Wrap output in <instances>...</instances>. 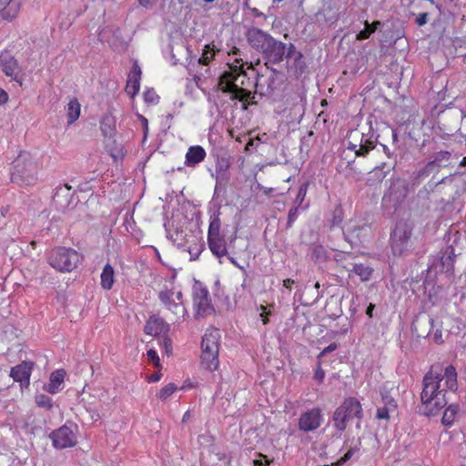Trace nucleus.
Returning a JSON list of instances; mask_svg holds the SVG:
<instances>
[{
    "mask_svg": "<svg viewBox=\"0 0 466 466\" xmlns=\"http://www.w3.org/2000/svg\"><path fill=\"white\" fill-rule=\"evenodd\" d=\"M396 221L390 232L389 244L393 257L406 258L415 248L412 238L415 223L410 206H394Z\"/></svg>",
    "mask_w": 466,
    "mask_h": 466,
    "instance_id": "obj_1",
    "label": "nucleus"
},
{
    "mask_svg": "<svg viewBox=\"0 0 466 466\" xmlns=\"http://www.w3.org/2000/svg\"><path fill=\"white\" fill-rule=\"evenodd\" d=\"M445 380V387L452 392L458 390L457 370L451 364L443 369L441 363L431 365L422 379V391L420 393L421 403L427 410L437 396L440 395L441 382Z\"/></svg>",
    "mask_w": 466,
    "mask_h": 466,
    "instance_id": "obj_2",
    "label": "nucleus"
},
{
    "mask_svg": "<svg viewBox=\"0 0 466 466\" xmlns=\"http://www.w3.org/2000/svg\"><path fill=\"white\" fill-rule=\"evenodd\" d=\"M243 66V63L240 66H230V70L220 77L219 86L224 92L232 94L233 98L245 103L252 97V89L257 84L248 76Z\"/></svg>",
    "mask_w": 466,
    "mask_h": 466,
    "instance_id": "obj_3",
    "label": "nucleus"
},
{
    "mask_svg": "<svg viewBox=\"0 0 466 466\" xmlns=\"http://www.w3.org/2000/svg\"><path fill=\"white\" fill-rule=\"evenodd\" d=\"M196 207L197 206H192L193 208L190 210L192 218L190 219H188L187 216L183 215L179 209H177L176 212L173 211L170 218L167 217L165 218L164 227L167 238L173 244L180 245L185 239L183 228L187 223L190 227L191 230L195 228L199 233H201V214L199 211L196 210Z\"/></svg>",
    "mask_w": 466,
    "mask_h": 466,
    "instance_id": "obj_4",
    "label": "nucleus"
},
{
    "mask_svg": "<svg viewBox=\"0 0 466 466\" xmlns=\"http://www.w3.org/2000/svg\"><path fill=\"white\" fill-rule=\"evenodd\" d=\"M363 417L364 411L360 401L355 397L345 398L331 416L333 428L339 432L338 438L346 431L350 421L353 419L361 420Z\"/></svg>",
    "mask_w": 466,
    "mask_h": 466,
    "instance_id": "obj_5",
    "label": "nucleus"
},
{
    "mask_svg": "<svg viewBox=\"0 0 466 466\" xmlns=\"http://www.w3.org/2000/svg\"><path fill=\"white\" fill-rule=\"evenodd\" d=\"M82 256L76 250L58 247L54 248L48 257L50 266L61 272H70L82 261Z\"/></svg>",
    "mask_w": 466,
    "mask_h": 466,
    "instance_id": "obj_6",
    "label": "nucleus"
},
{
    "mask_svg": "<svg viewBox=\"0 0 466 466\" xmlns=\"http://www.w3.org/2000/svg\"><path fill=\"white\" fill-rule=\"evenodd\" d=\"M376 147V140L370 132L364 134L358 129L351 130L348 136V149L356 157H366Z\"/></svg>",
    "mask_w": 466,
    "mask_h": 466,
    "instance_id": "obj_7",
    "label": "nucleus"
},
{
    "mask_svg": "<svg viewBox=\"0 0 466 466\" xmlns=\"http://www.w3.org/2000/svg\"><path fill=\"white\" fill-rule=\"evenodd\" d=\"M220 332L218 329L213 327L207 329L206 332V370L210 371L218 368Z\"/></svg>",
    "mask_w": 466,
    "mask_h": 466,
    "instance_id": "obj_8",
    "label": "nucleus"
},
{
    "mask_svg": "<svg viewBox=\"0 0 466 466\" xmlns=\"http://www.w3.org/2000/svg\"><path fill=\"white\" fill-rule=\"evenodd\" d=\"M52 201L54 204H78L87 202L85 196L80 198L77 191L68 184L59 185L54 189Z\"/></svg>",
    "mask_w": 466,
    "mask_h": 466,
    "instance_id": "obj_9",
    "label": "nucleus"
},
{
    "mask_svg": "<svg viewBox=\"0 0 466 466\" xmlns=\"http://www.w3.org/2000/svg\"><path fill=\"white\" fill-rule=\"evenodd\" d=\"M0 66L5 75L22 86V70L17 60L8 51L0 53Z\"/></svg>",
    "mask_w": 466,
    "mask_h": 466,
    "instance_id": "obj_10",
    "label": "nucleus"
},
{
    "mask_svg": "<svg viewBox=\"0 0 466 466\" xmlns=\"http://www.w3.org/2000/svg\"><path fill=\"white\" fill-rule=\"evenodd\" d=\"M440 254L441 256L438 258L437 264L433 263L429 266L428 272H431L434 268L440 267V272L453 275L454 262L456 258L454 248L451 245L447 246L443 251H440Z\"/></svg>",
    "mask_w": 466,
    "mask_h": 466,
    "instance_id": "obj_11",
    "label": "nucleus"
},
{
    "mask_svg": "<svg viewBox=\"0 0 466 466\" xmlns=\"http://www.w3.org/2000/svg\"><path fill=\"white\" fill-rule=\"evenodd\" d=\"M433 326L434 319L431 317L419 312L412 319L410 329L416 338L426 339L431 335Z\"/></svg>",
    "mask_w": 466,
    "mask_h": 466,
    "instance_id": "obj_12",
    "label": "nucleus"
},
{
    "mask_svg": "<svg viewBox=\"0 0 466 466\" xmlns=\"http://www.w3.org/2000/svg\"><path fill=\"white\" fill-rule=\"evenodd\" d=\"M321 420V410L319 408H313L300 414L299 419V429L304 432L315 431L320 426Z\"/></svg>",
    "mask_w": 466,
    "mask_h": 466,
    "instance_id": "obj_13",
    "label": "nucleus"
},
{
    "mask_svg": "<svg viewBox=\"0 0 466 466\" xmlns=\"http://www.w3.org/2000/svg\"><path fill=\"white\" fill-rule=\"evenodd\" d=\"M451 163V153L447 150H441L435 154L433 160L428 162L425 167L418 172V177L429 176L431 172L449 167Z\"/></svg>",
    "mask_w": 466,
    "mask_h": 466,
    "instance_id": "obj_14",
    "label": "nucleus"
},
{
    "mask_svg": "<svg viewBox=\"0 0 466 466\" xmlns=\"http://www.w3.org/2000/svg\"><path fill=\"white\" fill-rule=\"evenodd\" d=\"M50 438L52 439L53 445L56 449H65L75 446L76 438L71 428L64 425L59 429L54 431Z\"/></svg>",
    "mask_w": 466,
    "mask_h": 466,
    "instance_id": "obj_15",
    "label": "nucleus"
},
{
    "mask_svg": "<svg viewBox=\"0 0 466 466\" xmlns=\"http://www.w3.org/2000/svg\"><path fill=\"white\" fill-rule=\"evenodd\" d=\"M286 49V44L272 38L268 44V46H266L265 50L262 52V55L266 59L265 65L268 66V63L276 65L282 62L285 56Z\"/></svg>",
    "mask_w": 466,
    "mask_h": 466,
    "instance_id": "obj_16",
    "label": "nucleus"
},
{
    "mask_svg": "<svg viewBox=\"0 0 466 466\" xmlns=\"http://www.w3.org/2000/svg\"><path fill=\"white\" fill-rule=\"evenodd\" d=\"M246 37L249 46L260 53L265 50L266 46H268L273 38L269 34L257 27L249 28Z\"/></svg>",
    "mask_w": 466,
    "mask_h": 466,
    "instance_id": "obj_17",
    "label": "nucleus"
},
{
    "mask_svg": "<svg viewBox=\"0 0 466 466\" xmlns=\"http://www.w3.org/2000/svg\"><path fill=\"white\" fill-rule=\"evenodd\" d=\"M350 241L357 246L365 247L372 238V229L368 225H354L349 229Z\"/></svg>",
    "mask_w": 466,
    "mask_h": 466,
    "instance_id": "obj_18",
    "label": "nucleus"
},
{
    "mask_svg": "<svg viewBox=\"0 0 466 466\" xmlns=\"http://www.w3.org/2000/svg\"><path fill=\"white\" fill-rule=\"evenodd\" d=\"M170 329V326L162 318L158 316H151L147 320L144 331L147 335L150 336H166Z\"/></svg>",
    "mask_w": 466,
    "mask_h": 466,
    "instance_id": "obj_19",
    "label": "nucleus"
},
{
    "mask_svg": "<svg viewBox=\"0 0 466 466\" xmlns=\"http://www.w3.org/2000/svg\"><path fill=\"white\" fill-rule=\"evenodd\" d=\"M33 366L34 363L31 361H23L11 369L10 377L20 382L21 387H28Z\"/></svg>",
    "mask_w": 466,
    "mask_h": 466,
    "instance_id": "obj_20",
    "label": "nucleus"
},
{
    "mask_svg": "<svg viewBox=\"0 0 466 466\" xmlns=\"http://www.w3.org/2000/svg\"><path fill=\"white\" fill-rule=\"evenodd\" d=\"M191 297L196 318H202L204 315V284L196 279H193Z\"/></svg>",
    "mask_w": 466,
    "mask_h": 466,
    "instance_id": "obj_21",
    "label": "nucleus"
},
{
    "mask_svg": "<svg viewBox=\"0 0 466 466\" xmlns=\"http://www.w3.org/2000/svg\"><path fill=\"white\" fill-rule=\"evenodd\" d=\"M141 75V68L138 64L135 62L127 76L126 86V92L130 97H134L140 89Z\"/></svg>",
    "mask_w": 466,
    "mask_h": 466,
    "instance_id": "obj_22",
    "label": "nucleus"
},
{
    "mask_svg": "<svg viewBox=\"0 0 466 466\" xmlns=\"http://www.w3.org/2000/svg\"><path fill=\"white\" fill-rule=\"evenodd\" d=\"M161 302L174 314H184L185 308L181 303H177L174 299V292L171 290L161 291L158 295Z\"/></svg>",
    "mask_w": 466,
    "mask_h": 466,
    "instance_id": "obj_23",
    "label": "nucleus"
},
{
    "mask_svg": "<svg viewBox=\"0 0 466 466\" xmlns=\"http://www.w3.org/2000/svg\"><path fill=\"white\" fill-rule=\"evenodd\" d=\"M18 14L19 5L15 4L14 0H0V15L3 20L11 22Z\"/></svg>",
    "mask_w": 466,
    "mask_h": 466,
    "instance_id": "obj_24",
    "label": "nucleus"
},
{
    "mask_svg": "<svg viewBox=\"0 0 466 466\" xmlns=\"http://www.w3.org/2000/svg\"><path fill=\"white\" fill-rule=\"evenodd\" d=\"M309 256L315 264H322L329 260V252L321 244H312L309 248Z\"/></svg>",
    "mask_w": 466,
    "mask_h": 466,
    "instance_id": "obj_25",
    "label": "nucleus"
},
{
    "mask_svg": "<svg viewBox=\"0 0 466 466\" xmlns=\"http://www.w3.org/2000/svg\"><path fill=\"white\" fill-rule=\"evenodd\" d=\"M450 390L449 389H441L440 395L437 396L436 400H434L432 407L428 409L427 410H423V414L427 417H434L440 413V411L447 406L448 404V399L446 397V394Z\"/></svg>",
    "mask_w": 466,
    "mask_h": 466,
    "instance_id": "obj_26",
    "label": "nucleus"
},
{
    "mask_svg": "<svg viewBox=\"0 0 466 466\" xmlns=\"http://www.w3.org/2000/svg\"><path fill=\"white\" fill-rule=\"evenodd\" d=\"M344 219L342 206H335L326 214V221L330 228L340 226Z\"/></svg>",
    "mask_w": 466,
    "mask_h": 466,
    "instance_id": "obj_27",
    "label": "nucleus"
},
{
    "mask_svg": "<svg viewBox=\"0 0 466 466\" xmlns=\"http://www.w3.org/2000/svg\"><path fill=\"white\" fill-rule=\"evenodd\" d=\"M66 371L64 370H56L50 375L49 383L46 386V390L49 393L55 394L61 390V385L64 381Z\"/></svg>",
    "mask_w": 466,
    "mask_h": 466,
    "instance_id": "obj_28",
    "label": "nucleus"
},
{
    "mask_svg": "<svg viewBox=\"0 0 466 466\" xmlns=\"http://www.w3.org/2000/svg\"><path fill=\"white\" fill-rule=\"evenodd\" d=\"M208 244L211 252L218 258L227 254V248L224 237L208 238Z\"/></svg>",
    "mask_w": 466,
    "mask_h": 466,
    "instance_id": "obj_29",
    "label": "nucleus"
},
{
    "mask_svg": "<svg viewBox=\"0 0 466 466\" xmlns=\"http://www.w3.org/2000/svg\"><path fill=\"white\" fill-rule=\"evenodd\" d=\"M204 159V148L200 146L190 147L186 154V165L195 166Z\"/></svg>",
    "mask_w": 466,
    "mask_h": 466,
    "instance_id": "obj_30",
    "label": "nucleus"
},
{
    "mask_svg": "<svg viewBox=\"0 0 466 466\" xmlns=\"http://www.w3.org/2000/svg\"><path fill=\"white\" fill-rule=\"evenodd\" d=\"M351 266V268L347 269L358 275L361 281H368L371 279L374 272L373 268L362 263H353Z\"/></svg>",
    "mask_w": 466,
    "mask_h": 466,
    "instance_id": "obj_31",
    "label": "nucleus"
},
{
    "mask_svg": "<svg viewBox=\"0 0 466 466\" xmlns=\"http://www.w3.org/2000/svg\"><path fill=\"white\" fill-rule=\"evenodd\" d=\"M114 278L115 270L113 267L109 263L106 264L100 275L101 287L106 290L111 289L114 284Z\"/></svg>",
    "mask_w": 466,
    "mask_h": 466,
    "instance_id": "obj_32",
    "label": "nucleus"
},
{
    "mask_svg": "<svg viewBox=\"0 0 466 466\" xmlns=\"http://www.w3.org/2000/svg\"><path fill=\"white\" fill-rule=\"evenodd\" d=\"M363 437H359L354 443V445L350 446L349 450L341 456L336 462L333 463L334 466H342L346 462H348L352 456L360 451L361 444H362Z\"/></svg>",
    "mask_w": 466,
    "mask_h": 466,
    "instance_id": "obj_33",
    "label": "nucleus"
},
{
    "mask_svg": "<svg viewBox=\"0 0 466 466\" xmlns=\"http://www.w3.org/2000/svg\"><path fill=\"white\" fill-rule=\"evenodd\" d=\"M81 106L76 98H72L66 107V116L68 125L76 122L80 116Z\"/></svg>",
    "mask_w": 466,
    "mask_h": 466,
    "instance_id": "obj_34",
    "label": "nucleus"
},
{
    "mask_svg": "<svg viewBox=\"0 0 466 466\" xmlns=\"http://www.w3.org/2000/svg\"><path fill=\"white\" fill-rule=\"evenodd\" d=\"M459 410L460 405L458 403H452L449 405L444 410L443 416L441 418V423L447 427L451 426Z\"/></svg>",
    "mask_w": 466,
    "mask_h": 466,
    "instance_id": "obj_35",
    "label": "nucleus"
},
{
    "mask_svg": "<svg viewBox=\"0 0 466 466\" xmlns=\"http://www.w3.org/2000/svg\"><path fill=\"white\" fill-rule=\"evenodd\" d=\"M380 395L381 397L383 406L389 407L394 410H397V400L390 395V391L386 385H383L380 388Z\"/></svg>",
    "mask_w": 466,
    "mask_h": 466,
    "instance_id": "obj_36",
    "label": "nucleus"
},
{
    "mask_svg": "<svg viewBox=\"0 0 466 466\" xmlns=\"http://www.w3.org/2000/svg\"><path fill=\"white\" fill-rule=\"evenodd\" d=\"M444 298V289L442 286H433L428 293V300L431 306H437Z\"/></svg>",
    "mask_w": 466,
    "mask_h": 466,
    "instance_id": "obj_37",
    "label": "nucleus"
},
{
    "mask_svg": "<svg viewBox=\"0 0 466 466\" xmlns=\"http://www.w3.org/2000/svg\"><path fill=\"white\" fill-rule=\"evenodd\" d=\"M365 28L361 30L357 35L358 40H365L370 38V36L378 29V27L380 25V21H374L373 23L370 24L368 21H365L364 23Z\"/></svg>",
    "mask_w": 466,
    "mask_h": 466,
    "instance_id": "obj_38",
    "label": "nucleus"
},
{
    "mask_svg": "<svg viewBox=\"0 0 466 466\" xmlns=\"http://www.w3.org/2000/svg\"><path fill=\"white\" fill-rule=\"evenodd\" d=\"M100 128L104 136H111L115 130V121L110 116H104L100 121Z\"/></svg>",
    "mask_w": 466,
    "mask_h": 466,
    "instance_id": "obj_39",
    "label": "nucleus"
},
{
    "mask_svg": "<svg viewBox=\"0 0 466 466\" xmlns=\"http://www.w3.org/2000/svg\"><path fill=\"white\" fill-rule=\"evenodd\" d=\"M177 387L174 383H168L165 387L159 390L157 394V397L161 400H166L168 399L176 390Z\"/></svg>",
    "mask_w": 466,
    "mask_h": 466,
    "instance_id": "obj_40",
    "label": "nucleus"
},
{
    "mask_svg": "<svg viewBox=\"0 0 466 466\" xmlns=\"http://www.w3.org/2000/svg\"><path fill=\"white\" fill-rule=\"evenodd\" d=\"M220 229V220L218 218V215L212 218L209 227H208V238L218 237Z\"/></svg>",
    "mask_w": 466,
    "mask_h": 466,
    "instance_id": "obj_41",
    "label": "nucleus"
},
{
    "mask_svg": "<svg viewBox=\"0 0 466 466\" xmlns=\"http://www.w3.org/2000/svg\"><path fill=\"white\" fill-rule=\"evenodd\" d=\"M308 208L309 206H293L289 211L286 228H289L292 226L293 222L297 219L299 216V208L306 210Z\"/></svg>",
    "mask_w": 466,
    "mask_h": 466,
    "instance_id": "obj_42",
    "label": "nucleus"
},
{
    "mask_svg": "<svg viewBox=\"0 0 466 466\" xmlns=\"http://www.w3.org/2000/svg\"><path fill=\"white\" fill-rule=\"evenodd\" d=\"M35 399V403L37 404V406H39L41 408L50 410L53 407L52 399L50 397H48L47 395L37 394Z\"/></svg>",
    "mask_w": 466,
    "mask_h": 466,
    "instance_id": "obj_43",
    "label": "nucleus"
},
{
    "mask_svg": "<svg viewBox=\"0 0 466 466\" xmlns=\"http://www.w3.org/2000/svg\"><path fill=\"white\" fill-rule=\"evenodd\" d=\"M159 346L167 356L169 357L172 355V353H173L172 340L167 335L162 336V338L159 341Z\"/></svg>",
    "mask_w": 466,
    "mask_h": 466,
    "instance_id": "obj_44",
    "label": "nucleus"
},
{
    "mask_svg": "<svg viewBox=\"0 0 466 466\" xmlns=\"http://www.w3.org/2000/svg\"><path fill=\"white\" fill-rule=\"evenodd\" d=\"M378 217V214H375L371 211L365 212L360 218V222H361L362 225H368L371 228L372 224L376 222V218Z\"/></svg>",
    "mask_w": 466,
    "mask_h": 466,
    "instance_id": "obj_45",
    "label": "nucleus"
},
{
    "mask_svg": "<svg viewBox=\"0 0 466 466\" xmlns=\"http://www.w3.org/2000/svg\"><path fill=\"white\" fill-rule=\"evenodd\" d=\"M147 360L152 362V364L157 368V369H161L162 366L160 364V360H159V357L157 355V352L154 350V349H149L147 351Z\"/></svg>",
    "mask_w": 466,
    "mask_h": 466,
    "instance_id": "obj_46",
    "label": "nucleus"
},
{
    "mask_svg": "<svg viewBox=\"0 0 466 466\" xmlns=\"http://www.w3.org/2000/svg\"><path fill=\"white\" fill-rule=\"evenodd\" d=\"M203 250H204V243H199V245H197L194 247L190 246L188 248L190 260L198 259Z\"/></svg>",
    "mask_w": 466,
    "mask_h": 466,
    "instance_id": "obj_47",
    "label": "nucleus"
},
{
    "mask_svg": "<svg viewBox=\"0 0 466 466\" xmlns=\"http://www.w3.org/2000/svg\"><path fill=\"white\" fill-rule=\"evenodd\" d=\"M143 97L147 104H157L159 101L158 95L154 90H147L143 94Z\"/></svg>",
    "mask_w": 466,
    "mask_h": 466,
    "instance_id": "obj_48",
    "label": "nucleus"
},
{
    "mask_svg": "<svg viewBox=\"0 0 466 466\" xmlns=\"http://www.w3.org/2000/svg\"><path fill=\"white\" fill-rule=\"evenodd\" d=\"M395 411L394 410L390 409L389 407L383 406L377 409L376 411V419L377 420H390V413Z\"/></svg>",
    "mask_w": 466,
    "mask_h": 466,
    "instance_id": "obj_49",
    "label": "nucleus"
},
{
    "mask_svg": "<svg viewBox=\"0 0 466 466\" xmlns=\"http://www.w3.org/2000/svg\"><path fill=\"white\" fill-rule=\"evenodd\" d=\"M324 378H325V371L323 370V369L321 368V363L320 361H318L317 363V368L315 370V372H314V375H313V379L319 383V384H321L324 380Z\"/></svg>",
    "mask_w": 466,
    "mask_h": 466,
    "instance_id": "obj_50",
    "label": "nucleus"
},
{
    "mask_svg": "<svg viewBox=\"0 0 466 466\" xmlns=\"http://www.w3.org/2000/svg\"><path fill=\"white\" fill-rule=\"evenodd\" d=\"M303 319H305L304 314L299 315L298 312H295L294 315L291 318H289V322H287V325H289L290 328L299 329L300 327V324L297 323V321Z\"/></svg>",
    "mask_w": 466,
    "mask_h": 466,
    "instance_id": "obj_51",
    "label": "nucleus"
},
{
    "mask_svg": "<svg viewBox=\"0 0 466 466\" xmlns=\"http://www.w3.org/2000/svg\"><path fill=\"white\" fill-rule=\"evenodd\" d=\"M339 345L336 342L330 343L329 346L324 348L322 351L318 355V359L322 358L323 356L336 350L338 349Z\"/></svg>",
    "mask_w": 466,
    "mask_h": 466,
    "instance_id": "obj_52",
    "label": "nucleus"
},
{
    "mask_svg": "<svg viewBox=\"0 0 466 466\" xmlns=\"http://www.w3.org/2000/svg\"><path fill=\"white\" fill-rule=\"evenodd\" d=\"M206 66L208 64L209 60L214 59L215 51H214V46H210L206 44Z\"/></svg>",
    "mask_w": 466,
    "mask_h": 466,
    "instance_id": "obj_53",
    "label": "nucleus"
},
{
    "mask_svg": "<svg viewBox=\"0 0 466 466\" xmlns=\"http://www.w3.org/2000/svg\"><path fill=\"white\" fill-rule=\"evenodd\" d=\"M258 456L263 458L265 461H263L262 460H254V466H269L270 462L272 461L271 460H269L266 455L262 453H258Z\"/></svg>",
    "mask_w": 466,
    "mask_h": 466,
    "instance_id": "obj_54",
    "label": "nucleus"
},
{
    "mask_svg": "<svg viewBox=\"0 0 466 466\" xmlns=\"http://www.w3.org/2000/svg\"><path fill=\"white\" fill-rule=\"evenodd\" d=\"M209 453L210 455L213 454L214 457L218 461L224 460L226 458V454L217 451V448L213 444L210 445Z\"/></svg>",
    "mask_w": 466,
    "mask_h": 466,
    "instance_id": "obj_55",
    "label": "nucleus"
},
{
    "mask_svg": "<svg viewBox=\"0 0 466 466\" xmlns=\"http://www.w3.org/2000/svg\"><path fill=\"white\" fill-rule=\"evenodd\" d=\"M428 18H429V14L428 13H420L417 18H416V24L419 25V26H422L424 25L427 24L428 22Z\"/></svg>",
    "mask_w": 466,
    "mask_h": 466,
    "instance_id": "obj_56",
    "label": "nucleus"
},
{
    "mask_svg": "<svg viewBox=\"0 0 466 466\" xmlns=\"http://www.w3.org/2000/svg\"><path fill=\"white\" fill-rule=\"evenodd\" d=\"M215 308L211 304V299L208 298V292L206 289V315L215 313Z\"/></svg>",
    "mask_w": 466,
    "mask_h": 466,
    "instance_id": "obj_57",
    "label": "nucleus"
},
{
    "mask_svg": "<svg viewBox=\"0 0 466 466\" xmlns=\"http://www.w3.org/2000/svg\"><path fill=\"white\" fill-rule=\"evenodd\" d=\"M433 341L438 344L441 345L444 343V339H442V331L441 329H437L433 334Z\"/></svg>",
    "mask_w": 466,
    "mask_h": 466,
    "instance_id": "obj_58",
    "label": "nucleus"
},
{
    "mask_svg": "<svg viewBox=\"0 0 466 466\" xmlns=\"http://www.w3.org/2000/svg\"><path fill=\"white\" fill-rule=\"evenodd\" d=\"M294 53H296V55H297L296 59H300L302 57L301 53L300 52H296L295 51V46L292 44H290L289 46L288 47L286 56L287 57H291Z\"/></svg>",
    "mask_w": 466,
    "mask_h": 466,
    "instance_id": "obj_59",
    "label": "nucleus"
},
{
    "mask_svg": "<svg viewBox=\"0 0 466 466\" xmlns=\"http://www.w3.org/2000/svg\"><path fill=\"white\" fill-rule=\"evenodd\" d=\"M162 374L160 372H155L147 378V380L150 383L157 382L160 380Z\"/></svg>",
    "mask_w": 466,
    "mask_h": 466,
    "instance_id": "obj_60",
    "label": "nucleus"
},
{
    "mask_svg": "<svg viewBox=\"0 0 466 466\" xmlns=\"http://www.w3.org/2000/svg\"><path fill=\"white\" fill-rule=\"evenodd\" d=\"M306 192H307V188H306V186H301L299 187V193H298V196H297V200H299L300 202H302L304 200V198L306 196Z\"/></svg>",
    "mask_w": 466,
    "mask_h": 466,
    "instance_id": "obj_61",
    "label": "nucleus"
},
{
    "mask_svg": "<svg viewBox=\"0 0 466 466\" xmlns=\"http://www.w3.org/2000/svg\"><path fill=\"white\" fill-rule=\"evenodd\" d=\"M261 309H263V312L260 313V317H261L263 324L267 325L269 322L268 316L270 315V312H266L265 307L263 305H261Z\"/></svg>",
    "mask_w": 466,
    "mask_h": 466,
    "instance_id": "obj_62",
    "label": "nucleus"
},
{
    "mask_svg": "<svg viewBox=\"0 0 466 466\" xmlns=\"http://www.w3.org/2000/svg\"><path fill=\"white\" fill-rule=\"evenodd\" d=\"M376 309V305L373 304V303H370L366 309V315L370 318V319H372L373 318V312Z\"/></svg>",
    "mask_w": 466,
    "mask_h": 466,
    "instance_id": "obj_63",
    "label": "nucleus"
},
{
    "mask_svg": "<svg viewBox=\"0 0 466 466\" xmlns=\"http://www.w3.org/2000/svg\"><path fill=\"white\" fill-rule=\"evenodd\" d=\"M8 101L7 93L0 88V105L5 104Z\"/></svg>",
    "mask_w": 466,
    "mask_h": 466,
    "instance_id": "obj_64",
    "label": "nucleus"
}]
</instances>
